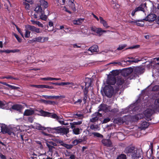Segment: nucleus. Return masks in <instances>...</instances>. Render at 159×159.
I'll return each instance as SVG.
<instances>
[{
	"label": "nucleus",
	"mask_w": 159,
	"mask_h": 159,
	"mask_svg": "<svg viewBox=\"0 0 159 159\" xmlns=\"http://www.w3.org/2000/svg\"><path fill=\"white\" fill-rule=\"evenodd\" d=\"M39 113L41 114L42 116H43L48 117L50 116V113L48 112L45 111L43 110H41L39 111Z\"/></svg>",
	"instance_id": "c85d7f7f"
},
{
	"label": "nucleus",
	"mask_w": 159,
	"mask_h": 159,
	"mask_svg": "<svg viewBox=\"0 0 159 159\" xmlns=\"http://www.w3.org/2000/svg\"><path fill=\"white\" fill-rule=\"evenodd\" d=\"M7 86H8V87H9V88L11 89L15 90V89H18L20 88L19 87H16V86H13V85H11L8 84H7Z\"/></svg>",
	"instance_id": "ea45409f"
},
{
	"label": "nucleus",
	"mask_w": 159,
	"mask_h": 159,
	"mask_svg": "<svg viewBox=\"0 0 159 159\" xmlns=\"http://www.w3.org/2000/svg\"><path fill=\"white\" fill-rule=\"evenodd\" d=\"M103 92L105 95L109 98H111L114 93L116 94L115 91V88L110 85H105L103 89Z\"/></svg>",
	"instance_id": "39448f33"
},
{
	"label": "nucleus",
	"mask_w": 159,
	"mask_h": 159,
	"mask_svg": "<svg viewBox=\"0 0 159 159\" xmlns=\"http://www.w3.org/2000/svg\"><path fill=\"white\" fill-rule=\"evenodd\" d=\"M61 96H50L49 99H52L55 98L56 99H58Z\"/></svg>",
	"instance_id": "8fccbe9b"
},
{
	"label": "nucleus",
	"mask_w": 159,
	"mask_h": 159,
	"mask_svg": "<svg viewBox=\"0 0 159 159\" xmlns=\"http://www.w3.org/2000/svg\"><path fill=\"white\" fill-rule=\"evenodd\" d=\"M6 79H13L16 80H18V79L16 78L13 77L11 75H8L7 76H6Z\"/></svg>",
	"instance_id": "603ef678"
},
{
	"label": "nucleus",
	"mask_w": 159,
	"mask_h": 159,
	"mask_svg": "<svg viewBox=\"0 0 159 159\" xmlns=\"http://www.w3.org/2000/svg\"><path fill=\"white\" fill-rule=\"evenodd\" d=\"M139 45H136L134 46L128 48H127L126 49V50H127L128 49H134V48H139Z\"/></svg>",
	"instance_id": "680f3d73"
},
{
	"label": "nucleus",
	"mask_w": 159,
	"mask_h": 159,
	"mask_svg": "<svg viewBox=\"0 0 159 159\" xmlns=\"http://www.w3.org/2000/svg\"><path fill=\"white\" fill-rule=\"evenodd\" d=\"M90 128L92 130H96L98 129V126L97 125H94L93 124L91 125H90Z\"/></svg>",
	"instance_id": "37998d69"
},
{
	"label": "nucleus",
	"mask_w": 159,
	"mask_h": 159,
	"mask_svg": "<svg viewBox=\"0 0 159 159\" xmlns=\"http://www.w3.org/2000/svg\"><path fill=\"white\" fill-rule=\"evenodd\" d=\"M72 143L74 145H76L78 144V141L77 139L74 140L72 142Z\"/></svg>",
	"instance_id": "bf43d9fd"
},
{
	"label": "nucleus",
	"mask_w": 159,
	"mask_h": 159,
	"mask_svg": "<svg viewBox=\"0 0 159 159\" xmlns=\"http://www.w3.org/2000/svg\"><path fill=\"white\" fill-rule=\"evenodd\" d=\"M35 43H43L45 41L48 40V37H43L39 36L34 38Z\"/></svg>",
	"instance_id": "aec40b11"
},
{
	"label": "nucleus",
	"mask_w": 159,
	"mask_h": 159,
	"mask_svg": "<svg viewBox=\"0 0 159 159\" xmlns=\"http://www.w3.org/2000/svg\"><path fill=\"white\" fill-rule=\"evenodd\" d=\"M133 73L129 77L130 80L135 79L139 75H141L144 72V69L142 67L137 66L133 68Z\"/></svg>",
	"instance_id": "20e7f679"
},
{
	"label": "nucleus",
	"mask_w": 159,
	"mask_h": 159,
	"mask_svg": "<svg viewBox=\"0 0 159 159\" xmlns=\"http://www.w3.org/2000/svg\"><path fill=\"white\" fill-rule=\"evenodd\" d=\"M84 19L79 18L77 20L78 25L81 24L84 21Z\"/></svg>",
	"instance_id": "5fc2aeb1"
},
{
	"label": "nucleus",
	"mask_w": 159,
	"mask_h": 159,
	"mask_svg": "<svg viewBox=\"0 0 159 159\" xmlns=\"http://www.w3.org/2000/svg\"><path fill=\"white\" fill-rule=\"evenodd\" d=\"M155 104L157 106H159V98L155 100Z\"/></svg>",
	"instance_id": "69168bd1"
},
{
	"label": "nucleus",
	"mask_w": 159,
	"mask_h": 159,
	"mask_svg": "<svg viewBox=\"0 0 159 159\" xmlns=\"http://www.w3.org/2000/svg\"><path fill=\"white\" fill-rule=\"evenodd\" d=\"M15 26H16V29L19 32V33H20L22 37L24 38V35L23 34V33L20 30V29L17 25H15Z\"/></svg>",
	"instance_id": "3c124183"
},
{
	"label": "nucleus",
	"mask_w": 159,
	"mask_h": 159,
	"mask_svg": "<svg viewBox=\"0 0 159 159\" xmlns=\"http://www.w3.org/2000/svg\"><path fill=\"white\" fill-rule=\"evenodd\" d=\"M9 132H10L11 135L12 134L14 136H17V134L21 132V131L20 129V127H18L13 128H10Z\"/></svg>",
	"instance_id": "2eb2a0df"
},
{
	"label": "nucleus",
	"mask_w": 159,
	"mask_h": 159,
	"mask_svg": "<svg viewBox=\"0 0 159 159\" xmlns=\"http://www.w3.org/2000/svg\"><path fill=\"white\" fill-rule=\"evenodd\" d=\"M34 112L32 110L26 109L24 111V115L25 116H29L32 115L34 114Z\"/></svg>",
	"instance_id": "bb28decb"
},
{
	"label": "nucleus",
	"mask_w": 159,
	"mask_h": 159,
	"mask_svg": "<svg viewBox=\"0 0 159 159\" xmlns=\"http://www.w3.org/2000/svg\"><path fill=\"white\" fill-rule=\"evenodd\" d=\"M91 30L96 35L100 36L102 34L103 32H106V31L102 30L100 28H97L95 26H92L91 27Z\"/></svg>",
	"instance_id": "1a4fd4ad"
},
{
	"label": "nucleus",
	"mask_w": 159,
	"mask_h": 159,
	"mask_svg": "<svg viewBox=\"0 0 159 159\" xmlns=\"http://www.w3.org/2000/svg\"><path fill=\"white\" fill-rule=\"evenodd\" d=\"M149 125V123L146 121L143 122L140 125V128L141 129L145 130Z\"/></svg>",
	"instance_id": "393cba45"
},
{
	"label": "nucleus",
	"mask_w": 159,
	"mask_h": 159,
	"mask_svg": "<svg viewBox=\"0 0 159 159\" xmlns=\"http://www.w3.org/2000/svg\"><path fill=\"white\" fill-rule=\"evenodd\" d=\"M31 86L35 87L37 88L42 89V85H33Z\"/></svg>",
	"instance_id": "052dcab7"
},
{
	"label": "nucleus",
	"mask_w": 159,
	"mask_h": 159,
	"mask_svg": "<svg viewBox=\"0 0 159 159\" xmlns=\"http://www.w3.org/2000/svg\"><path fill=\"white\" fill-rule=\"evenodd\" d=\"M110 120V119L109 118H104L103 121L102 123H106L109 122Z\"/></svg>",
	"instance_id": "864d4df0"
},
{
	"label": "nucleus",
	"mask_w": 159,
	"mask_h": 159,
	"mask_svg": "<svg viewBox=\"0 0 159 159\" xmlns=\"http://www.w3.org/2000/svg\"><path fill=\"white\" fill-rule=\"evenodd\" d=\"M39 3L35 6L36 7L34 10L35 13L34 14V17L37 18L39 17L41 19L46 20L47 18V16L49 15V11L48 10L46 11L44 10L48 6V2L45 0H39Z\"/></svg>",
	"instance_id": "f257e3e1"
},
{
	"label": "nucleus",
	"mask_w": 159,
	"mask_h": 159,
	"mask_svg": "<svg viewBox=\"0 0 159 159\" xmlns=\"http://www.w3.org/2000/svg\"><path fill=\"white\" fill-rule=\"evenodd\" d=\"M25 135V134H23L21 132H20L19 134H18L16 136L18 138H20L23 142V141L24 140V137Z\"/></svg>",
	"instance_id": "e433bc0d"
},
{
	"label": "nucleus",
	"mask_w": 159,
	"mask_h": 159,
	"mask_svg": "<svg viewBox=\"0 0 159 159\" xmlns=\"http://www.w3.org/2000/svg\"><path fill=\"white\" fill-rule=\"evenodd\" d=\"M126 46L127 45L125 44L119 45V47L117 48V50L118 51L121 50L125 48Z\"/></svg>",
	"instance_id": "a19ab883"
},
{
	"label": "nucleus",
	"mask_w": 159,
	"mask_h": 159,
	"mask_svg": "<svg viewBox=\"0 0 159 159\" xmlns=\"http://www.w3.org/2000/svg\"><path fill=\"white\" fill-rule=\"evenodd\" d=\"M36 128L39 130H44L46 129H47V128H46L42 126L41 125L38 124L36 125Z\"/></svg>",
	"instance_id": "473e14b6"
},
{
	"label": "nucleus",
	"mask_w": 159,
	"mask_h": 159,
	"mask_svg": "<svg viewBox=\"0 0 159 159\" xmlns=\"http://www.w3.org/2000/svg\"><path fill=\"white\" fill-rule=\"evenodd\" d=\"M82 123L81 121H78L77 122H74L70 123V127L72 129L75 128V125H81Z\"/></svg>",
	"instance_id": "cd10ccee"
},
{
	"label": "nucleus",
	"mask_w": 159,
	"mask_h": 159,
	"mask_svg": "<svg viewBox=\"0 0 159 159\" xmlns=\"http://www.w3.org/2000/svg\"><path fill=\"white\" fill-rule=\"evenodd\" d=\"M90 82L89 83H85V87L83 89L84 97L83 98V100L84 104H85L87 102V99L88 97V92L89 91V88L92 82L90 79H89Z\"/></svg>",
	"instance_id": "0eeeda50"
},
{
	"label": "nucleus",
	"mask_w": 159,
	"mask_h": 159,
	"mask_svg": "<svg viewBox=\"0 0 159 159\" xmlns=\"http://www.w3.org/2000/svg\"><path fill=\"white\" fill-rule=\"evenodd\" d=\"M129 116H125L123 117H118L115 119L114 120V122L117 124H121L124 123H126L127 121H128V119Z\"/></svg>",
	"instance_id": "6e6552de"
},
{
	"label": "nucleus",
	"mask_w": 159,
	"mask_h": 159,
	"mask_svg": "<svg viewBox=\"0 0 159 159\" xmlns=\"http://www.w3.org/2000/svg\"><path fill=\"white\" fill-rule=\"evenodd\" d=\"M89 51H90L92 53L94 52H97L98 51V47L97 45H93L88 50Z\"/></svg>",
	"instance_id": "5701e85b"
},
{
	"label": "nucleus",
	"mask_w": 159,
	"mask_h": 159,
	"mask_svg": "<svg viewBox=\"0 0 159 159\" xmlns=\"http://www.w3.org/2000/svg\"><path fill=\"white\" fill-rule=\"evenodd\" d=\"M1 128V132L3 134L7 133L8 134L11 135V133L10 131V128H8L7 125L5 124H2L0 126Z\"/></svg>",
	"instance_id": "dca6fc26"
},
{
	"label": "nucleus",
	"mask_w": 159,
	"mask_h": 159,
	"mask_svg": "<svg viewBox=\"0 0 159 159\" xmlns=\"http://www.w3.org/2000/svg\"><path fill=\"white\" fill-rule=\"evenodd\" d=\"M159 90V85H155L152 88V91H157Z\"/></svg>",
	"instance_id": "49530a36"
},
{
	"label": "nucleus",
	"mask_w": 159,
	"mask_h": 159,
	"mask_svg": "<svg viewBox=\"0 0 159 159\" xmlns=\"http://www.w3.org/2000/svg\"><path fill=\"white\" fill-rule=\"evenodd\" d=\"M5 104L3 102L0 101V108H3L4 107Z\"/></svg>",
	"instance_id": "0e129e2a"
},
{
	"label": "nucleus",
	"mask_w": 159,
	"mask_h": 159,
	"mask_svg": "<svg viewBox=\"0 0 159 159\" xmlns=\"http://www.w3.org/2000/svg\"><path fill=\"white\" fill-rule=\"evenodd\" d=\"M42 80H52V77H47L46 78H42Z\"/></svg>",
	"instance_id": "e2e57ef3"
},
{
	"label": "nucleus",
	"mask_w": 159,
	"mask_h": 159,
	"mask_svg": "<svg viewBox=\"0 0 159 159\" xmlns=\"http://www.w3.org/2000/svg\"><path fill=\"white\" fill-rule=\"evenodd\" d=\"M133 119L134 121H137L139 120V118L138 116H135L133 117Z\"/></svg>",
	"instance_id": "338daca9"
},
{
	"label": "nucleus",
	"mask_w": 159,
	"mask_h": 159,
	"mask_svg": "<svg viewBox=\"0 0 159 159\" xmlns=\"http://www.w3.org/2000/svg\"><path fill=\"white\" fill-rule=\"evenodd\" d=\"M46 145L49 149V151L51 153H53L54 149H55V147L48 143H46Z\"/></svg>",
	"instance_id": "2f4dec72"
},
{
	"label": "nucleus",
	"mask_w": 159,
	"mask_h": 159,
	"mask_svg": "<svg viewBox=\"0 0 159 159\" xmlns=\"http://www.w3.org/2000/svg\"><path fill=\"white\" fill-rule=\"evenodd\" d=\"M142 20H138L136 22V25L138 26H141V27L143 26H144V22L143 21H142V22H141V23H140L139 22V21H142Z\"/></svg>",
	"instance_id": "79ce46f5"
},
{
	"label": "nucleus",
	"mask_w": 159,
	"mask_h": 159,
	"mask_svg": "<svg viewBox=\"0 0 159 159\" xmlns=\"http://www.w3.org/2000/svg\"><path fill=\"white\" fill-rule=\"evenodd\" d=\"M133 73V68L131 67H129L125 69L124 70L123 74L124 76H127L129 75L130 76Z\"/></svg>",
	"instance_id": "f3484780"
},
{
	"label": "nucleus",
	"mask_w": 159,
	"mask_h": 159,
	"mask_svg": "<svg viewBox=\"0 0 159 159\" xmlns=\"http://www.w3.org/2000/svg\"><path fill=\"white\" fill-rule=\"evenodd\" d=\"M68 4L69 7L74 11H76V9L75 6V4L74 2L69 3Z\"/></svg>",
	"instance_id": "58836bf2"
},
{
	"label": "nucleus",
	"mask_w": 159,
	"mask_h": 159,
	"mask_svg": "<svg viewBox=\"0 0 159 159\" xmlns=\"http://www.w3.org/2000/svg\"><path fill=\"white\" fill-rule=\"evenodd\" d=\"M47 88L49 89H52L53 88V87L52 86H49L45 85H42V89L43 88Z\"/></svg>",
	"instance_id": "de8ad7c7"
},
{
	"label": "nucleus",
	"mask_w": 159,
	"mask_h": 159,
	"mask_svg": "<svg viewBox=\"0 0 159 159\" xmlns=\"http://www.w3.org/2000/svg\"><path fill=\"white\" fill-rule=\"evenodd\" d=\"M11 108L13 110L20 111L22 110V105H20L16 104L12 105Z\"/></svg>",
	"instance_id": "b1692460"
},
{
	"label": "nucleus",
	"mask_w": 159,
	"mask_h": 159,
	"mask_svg": "<svg viewBox=\"0 0 159 159\" xmlns=\"http://www.w3.org/2000/svg\"><path fill=\"white\" fill-rule=\"evenodd\" d=\"M47 130L49 133L60 134L61 135H66L69 132V129L60 127L54 128L47 127Z\"/></svg>",
	"instance_id": "7ed1b4c3"
},
{
	"label": "nucleus",
	"mask_w": 159,
	"mask_h": 159,
	"mask_svg": "<svg viewBox=\"0 0 159 159\" xmlns=\"http://www.w3.org/2000/svg\"><path fill=\"white\" fill-rule=\"evenodd\" d=\"M48 144H50V145L54 147L56 146H57V144L54 142L52 141L49 142L48 143Z\"/></svg>",
	"instance_id": "4d7b16f0"
},
{
	"label": "nucleus",
	"mask_w": 159,
	"mask_h": 159,
	"mask_svg": "<svg viewBox=\"0 0 159 159\" xmlns=\"http://www.w3.org/2000/svg\"><path fill=\"white\" fill-rule=\"evenodd\" d=\"M153 113V111L152 109H148L146 110L144 112L145 116L147 118V120L148 121L151 120V117Z\"/></svg>",
	"instance_id": "a211bd4d"
},
{
	"label": "nucleus",
	"mask_w": 159,
	"mask_h": 159,
	"mask_svg": "<svg viewBox=\"0 0 159 159\" xmlns=\"http://www.w3.org/2000/svg\"><path fill=\"white\" fill-rule=\"evenodd\" d=\"M56 104V102L53 101H48L47 104Z\"/></svg>",
	"instance_id": "774afa93"
},
{
	"label": "nucleus",
	"mask_w": 159,
	"mask_h": 159,
	"mask_svg": "<svg viewBox=\"0 0 159 159\" xmlns=\"http://www.w3.org/2000/svg\"><path fill=\"white\" fill-rule=\"evenodd\" d=\"M111 74L110 75H112L114 77L117 75L119 74V72L117 70H113L111 72Z\"/></svg>",
	"instance_id": "4c0bfd02"
},
{
	"label": "nucleus",
	"mask_w": 159,
	"mask_h": 159,
	"mask_svg": "<svg viewBox=\"0 0 159 159\" xmlns=\"http://www.w3.org/2000/svg\"><path fill=\"white\" fill-rule=\"evenodd\" d=\"M57 142V143H61V145L62 146H63L65 147L67 149H70L71 148L73 147V145L71 144H66L65 143H64L62 141H61L60 140H58Z\"/></svg>",
	"instance_id": "4be33fe9"
},
{
	"label": "nucleus",
	"mask_w": 159,
	"mask_h": 159,
	"mask_svg": "<svg viewBox=\"0 0 159 159\" xmlns=\"http://www.w3.org/2000/svg\"><path fill=\"white\" fill-rule=\"evenodd\" d=\"M119 111V109L117 108H114L112 109H111V111L109 110V111H110L111 112L116 113L117 112H118Z\"/></svg>",
	"instance_id": "09e8293b"
},
{
	"label": "nucleus",
	"mask_w": 159,
	"mask_h": 159,
	"mask_svg": "<svg viewBox=\"0 0 159 159\" xmlns=\"http://www.w3.org/2000/svg\"><path fill=\"white\" fill-rule=\"evenodd\" d=\"M107 106L105 104H102L100 105L99 106V108L98 110V112L103 111L105 112L109 111V110L108 109Z\"/></svg>",
	"instance_id": "412c9836"
},
{
	"label": "nucleus",
	"mask_w": 159,
	"mask_h": 159,
	"mask_svg": "<svg viewBox=\"0 0 159 159\" xmlns=\"http://www.w3.org/2000/svg\"><path fill=\"white\" fill-rule=\"evenodd\" d=\"M35 24L38 25L39 27H43V24H42L39 21H36Z\"/></svg>",
	"instance_id": "6e6d98bb"
},
{
	"label": "nucleus",
	"mask_w": 159,
	"mask_h": 159,
	"mask_svg": "<svg viewBox=\"0 0 159 159\" xmlns=\"http://www.w3.org/2000/svg\"><path fill=\"white\" fill-rule=\"evenodd\" d=\"M102 114L98 112H96L93 113L92 115V118L90 119V122L94 123L98 121L99 118V117H102Z\"/></svg>",
	"instance_id": "9d476101"
},
{
	"label": "nucleus",
	"mask_w": 159,
	"mask_h": 159,
	"mask_svg": "<svg viewBox=\"0 0 159 159\" xmlns=\"http://www.w3.org/2000/svg\"><path fill=\"white\" fill-rule=\"evenodd\" d=\"M157 16L156 14L152 13H150L146 17V18L143 20L152 22L154 21L156 19Z\"/></svg>",
	"instance_id": "4468645a"
},
{
	"label": "nucleus",
	"mask_w": 159,
	"mask_h": 159,
	"mask_svg": "<svg viewBox=\"0 0 159 159\" xmlns=\"http://www.w3.org/2000/svg\"><path fill=\"white\" fill-rule=\"evenodd\" d=\"M82 100H82L81 99H78L77 101L74 102V104H77L78 103L79 104H80L82 102Z\"/></svg>",
	"instance_id": "13d9d810"
},
{
	"label": "nucleus",
	"mask_w": 159,
	"mask_h": 159,
	"mask_svg": "<svg viewBox=\"0 0 159 159\" xmlns=\"http://www.w3.org/2000/svg\"><path fill=\"white\" fill-rule=\"evenodd\" d=\"M146 7V3L142 4H141L139 7H136L134 10L133 11L131 14L132 16H133L135 15V13L138 11H142L144 12L145 10L144 8Z\"/></svg>",
	"instance_id": "9b49d317"
},
{
	"label": "nucleus",
	"mask_w": 159,
	"mask_h": 159,
	"mask_svg": "<svg viewBox=\"0 0 159 159\" xmlns=\"http://www.w3.org/2000/svg\"><path fill=\"white\" fill-rule=\"evenodd\" d=\"M116 79L115 77L112 75H109L107 80V83L108 85H114L116 84Z\"/></svg>",
	"instance_id": "f8f14e48"
},
{
	"label": "nucleus",
	"mask_w": 159,
	"mask_h": 159,
	"mask_svg": "<svg viewBox=\"0 0 159 159\" xmlns=\"http://www.w3.org/2000/svg\"><path fill=\"white\" fill-rule=\"evenodd\" d=\"M25 34V37L26 38H29L30 36V31H29V30H26Z\"/></svg>",
	"instance_id": "c03bdc74"
},
{
	"label": "nucleus",
	"mask_w": 159,
	"mask_h": 159,
	"mask_svg": "<svg viewBox=\"0 0 159 159\" xmlns=\"http://www.w3.org/2000/svg\"><path fill=\"white\" fill-rule=\"evenodd\" d=\"M125 80L121 76L117 77L116 80V84L114 86L115 91L116 93H117L120 89L122 87V85Z\"/></svg>",
	"instance_id": "423d86ee"
},
{
	"label": "nucleus",
	"mask_w": 159,
	"mask_h": 159,
	"mask_svg": "<svg viewBox=\"0 0 159 159\" xmlns=\"http://www.w3.org/2000/svg\"><path fill=\"white\" fill-rule=\"evenodd\" d=\"M27 29L30 30L32 32H35L37 33H41L42 32V30L39 28L35 27L33 25H27L26 26Z\"/></svg>",
	"instance_id": "ddd939ff"
},
{
	"label": "nucleus",
	"mask_w": 159,
	"mask_h": 159,
	"mask_svg": "<svg viewBox=\"0 0 159 159\" xmlns=\"http://www.w3.org/2000/svg\"><path fill=\"white\" fill-rule=\"evenodd\" d=\"M92 134L95 137L100 138L101 139H103V136L99 133L93 132Z\"/></svg>",
	"instance_id": "7c9ffc66"
},
{
	"label": "nucleus",
	"mask_w": 159,
	"mask_h": 159,
	"mask_svg": "<svg viewBox=\"0 0 159 159\" xmlns=\"http://www.w3.org/2000/svg\"><path fill=\"white\" fill-rule=\"evenodd\" d=\"M103 145L107 147H111L112 142L110 139H103L102 141Z\"/></svg>",
	"instance_id": "6ab92c4d"
},
{
	"label": "nucleus",
	"mask_w": 159,
	"mask_h": 159,
	"mask_svg": "<svg viewBox=\"0 0 159 159\" xmlns=\"http://www.w3.org/2000/svg\"><path fill=\"white\" fill-rule=\"evenodd\" d=\"M73 131L75 134H80V129L79 128H74L73 129Z\"/></svg>",
	"instance_id": "c9c22d12"
},
{
	"label": "nucleus",
	"mask_w": 159,
	"mask_h": 159,
	"mask_svg": "<svg viewBox=\"0 0 159 159\" xmlns=\"http://www.w3.org/2000/svg\"><path fill=\"white\" fill-rule=\"evenodd\" d=\"M72 83L70 82H60V83H54V84L55 85H62L64 86L65 85H68L69 84H72Z\"/></svg>",
	"instance_id": "c756f323"
},
{
	"label": "nucleus",
	"mask_w": 159,
	"mask_h": 159,
	"mask_svg": "<svg viewBox=\"0 0 159 159\" xmlns=\"http://www.w3.org/2000/svg\"><path fill=\"white\" fill-rule=\"evenodd\" d=\"M124 152L128 156L130 157L132 159H139L141 158L143 159V153L140 149L132 146H129L126 147L124 151Z\"/></svg>",
	"instance_id": "f03ea898"
},
{
	"label": "nucleus",
	"mask_w": 159,
	"mask_h": 159,
	"mask_svg": "<svg viewBox=\"0 0 159 159\" xmlns=\"http://www.w3.org/2000/svg\"><path fill=\"white\" fill-rule=\"evenodd\" d=\"M126 155L124 154H120L116 158V159H126Z\"/></svg>",
	"instance_id": "f704fd0d"
},
{
	"label": "nucleus",
	"mask_w": 159,
	"mask_h": 159,
	"mask_svg": "<svg viewBox=\"0 0 159 159\" xmlns=\"http://www.w3.org/2000/svg\"><path fill=\"white\" fill-rule=\"evenodd\" d=\"M99 19L100 23L102 24L104 27L107 28L109 27V26H108L107 21L104 20L102 17L100 16Z\"/></svg>",
	"instance_id": "a878e982"
},
{
	"label": "nucleus",
	"mask_w": 159,
	"mask_h": 159,
	"mask_svg": "<svg viewBox=\"0 0 159 159\" xmlns=\"http://www.w3.org/2000/svg\"><path fill=\"white\" fill-rule=\"evenodd\" d=\"M13 35L19 42L21 43V42L22 40L21 38H20L18 35L14 33L13 34Z\"/></svg>",
	"instance_id": "a18cd8bd"
},
{
	"label": "nucleus",
	"mask_w": 159,
	"mask_h": 159,
	"mask_svg": "<svg viewBox=\"0 0 159 159\" xmlns=\"http://www.w3.org/2000/svg\"><path fill=\"white\" fill-rule=\"evenodd\" d=\"M49 116H49V117H50L54 119H56L57 120H59L60 119V117L57 116V115L56 114H52L50 113V115H49Z\"/></svg>",
	"instance_id": "72a5a7b5"
}]
</instances>
